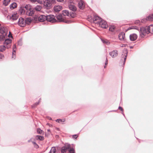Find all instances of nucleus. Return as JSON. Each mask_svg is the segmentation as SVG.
Here are the masks:
<instances>
[{"instance_id":"7","label":"nucleus","mask_w":153,"mask_h":153,"mask_svg":"<svg viewBox=\"0 0 153 153\" xmlns=\"http://www.w3.org/2000/svg\"><path fill=\"white\" fill-rule=\"evenodd\" d=\"M18 25L21 27H24L25 25V19L22 18H20L18 22Z\"/></svg>"},{"instance_id":"31","label":"nucleus","mask_w":153,"mask_h":153,"mask_svg":"<svg viewBox=\"0 0 153 153\" xmlns=\"http://www.w3.org/2000/svg\"><path fill=\"white\" fill-rule=\"evenodd\" d=\"M56 149L55 147H53L51 148L49 153H55Z\"/></svg>"},{"instance_id":"13","label":"nucleus","mask_w":153,"mask_h":153,"mask_svg":"<svg viewBox=\"0 0 153 153\" xmlns=\"http://www.w3.org/2000/svg\"><path fill=\"white\" fill-rule=\"evenodd\" d=\"M62 7L60 5H56L53 7V10L55 12H58L62 10Z\"/></svg>"},{"instance_id":"55","label":"nucleus","mask_w":153,"mask_h":153,"mask_svg":"<svg viewBox=\"0 0 153 153\" xmlns=\"http://www.w3.org/2000/svg\"><path fill=\"white\" fill-rule=\"evenodd\" d=\"M31 140H32V139H30L28 140V142H32V141H31Z\"/></svg>"},{"instance_id":"19","label":"nucleus","mask_w":153,"mask_h":153,"mask_svg":"<svg viewBox=\"0 0 153 153\" xmlns=\"http://www.w3.org/2000/svg\"><path fill=\"white\" fill-rule=\"evenodd\" d=\"M4 43V44L5 46L6 45L10 44L11 42V40L10 39H5Z\"/></svg>"},{"instance_id":"57","label":"nucleus","mask_w":153,"mask_h":153,"mask_svg":"<svg viewBox=\"0 0 153 153\" xmlns=\"http://www.w3.org/2000/svg\"><path fill=\"white\" fill-rule=\"evenodd\" d=\"M15 52H16L15 50H14V49H13V53H14V52L15 53Z\"/></svg>"},{"instance_id":"48","label":"nucleus","mask_w":153,"mask_h":153,"mask_svg":"<svg viewBox=\"0 0 153 153\" xmlns=\"http://www.w3.org/2000/svg\"><path fill=\"white\" fill-rule=\"evenodd\" d=\"M65 121V120L64 119L62 120V119H59V121H60V122H64Z\"/></svg>"},{"instance_id":"4","label":"nucleus","mask_w":153,"mask_h":153,"mask_svg":"<svg viewBox=\"0 0 153 153\" xmlns=\"http://www.w3.org/2000/svg\"><path fill=\"white\" fill-rule=\"evenodd\" d=\"M46 20L48 22L52 23L56 21V20L54 16L52 15H49L46 16Z\"/></svg>"},{"instance_id":"25","label":"nucleus","mask_w":153,"mask_h":153,"mask_svg":"<svg viewBox=\"0 0 153 153\" xmlns=\"http://www.w3.org/2000/svg\"><path fill=\"white\" fill-rule=\"evenodd\" d=\"M101 40L103 43L106 44L107 45H109L110 43V42L107 39L104 40L101 39Z\"/></svg>"},{"instance_id":"10","label":"nucleus","mask_w":153,"mask_h":153,"mask_svg":"<svg viewBox=\"0 0 153 153\" xmlns=\"http://www.w3.org/2000/svg\"><path fill=\"white\" fill-rule=\"evenodd\" d=\"M109 54L112 57L114 58L117 56L118 55V52L117 50H115L110 52Z\"/></svg>"},{"instance_id":"16","label":"nucleus","mask_w":153,"mask_h":153,"mask_svg":"<svg viewBox=\"0 0 153 153\" xmlns=\"http://www.w3.org/2000/svg\"><path fill=\"white\" fill-rule=\"evenodd\" d=\"M18 18V15L16 14H12L11 16H10V19L13 21L16 20Z\"/></svg>"},{"instance_id":"43","label":"nucleus","mask_w":153,"mask_h":153,"mask_svg":"<svg viewBox=\"0 0 153 153\" xmlns=\"http://www.w3.org/2000/svg\"><path fill=\"white\" fill-rule=\"evenodd\" d=\"M12 58L15 59L16 58V55L13 52V54L12 56Z\"/></svg>"},{"instance_id":"12","label":"nucleus","mask_w":153,"mask_h":153,"mask_svg":"<svg viewBox=\"0 0 153 153\" xmlns=\"http://www.w3.org/2000/svg\"><path fill=\"white\" fill-rule=\"evenodd\" d=\"M147 32L148 33H153V25H150L148 27H147Z\"/></svg>"},{"instance_id":"21","label":"nucleus","mask_w":153,"mask_h":153,"mask_svg":"<svg viewBox=\"0 0 153 153\" xmlns=\"http://www.w3.org/2000/svg\"><path fill=\"white\" fill-rule=\"evenodd\" d=\"M32 21V19L31 17L27 18L25 20V24L29 25Z\"/></svg>"},{"instance_id":"42","label":"nucleus","mask_w":153,"mask_h":153,"mask_svg":"<svg viewBox=\"0 0 153 153\" xmlns=\"http://www.w3.org/2000/svg\"><path fill=\"white\" fill-rule=\"evenodd\" d=\"M78 137L77 134H74L73 135L72 137L73 138L76 139Z\"/></svg>"},{"instance_id":"23","label":"nucleus","mask_w":153,"mask_h":153,"mask_svg":"<svg viewBox=\"0 0 153 153\" xmlns=\"http://www.w3.org/2000/svg\"><path fill=\"white\" fill-rule=\"evenodd\" d=\"M146 19L149 21H153V14L149 15L146 18Z\"/></svg>"},{"instance_id":"11","label":"nucleus","mask_w":153,"mask_h":153,"mask_svg":"<svg viewBox=\"0 0 153 153\" xmlns=\"http://www.w3.org/2000/svg\"><path fill=\"white\" fill-rule=\"evenodd\" d=\"M78 6L79 8L81 9H83L84 8L85 5L82 0H81L78 3Z\"/></svg>"},{"instance_id":"33","label":"nucleus","mask_w":153,"mask_h":153,"mask_svg":"<svg viewBox=\"0 0 153 153\" xmlns=\"http://www.w3.org/2000/svg\"><path fill=\"white\" fill-rule=\"evenodd\" d=\"M41 100V99L40 98L39 99V101L38 102H36L34 104H33L32 105V108H35L36 105H38L39 104V103L40 101Z\"/></svg>"},{"instance_id":"37","label":"nucleus","mask_w":153,"mask_h":153,"mask_svg":"<svg viewBox=\"0 0 153 153\" xmlns=\"http://www.w3.org/2000/svg\"><path fill=\"white\" fill-rule=\"evenodd\" d=\"M36 1L40 4H42L44 1V0H37Z\"/></svg>"},{"instance_id":"59","label":"nucleus","mask_w":153,"mask_h":153,"mask_svg":"<svg viewBox=\"0 0 153 153\" xmlns=\"http://www.w3.org/2000/svg\"><path fill=\"white\" fill-rule=\"evenodd\" d=\"M133 48V46H130V48Z\"/></svg>"},{"instance_id":"58","label":"nucleus","mask_w":153,"mask_h":153,"mask_svg":"<svg viewBox=\"0 0 153 153\" xmlns=\"http://www.w3.org/2000/svg\"><path fill=\"white\" fill-rule=\"evenodd\" d=\"M122 114L124 116H125L124 114V113L123 112V111H122Z\"/></svg>"},{"instance_id":"26","label":"nucleus","mask_w":153,"mask_h":153,"mask_svg":"<svg viewBox=\"0 0 153 153\" xmlns=\"http://www.w3.org/2000/svg\"><path fill=\"white\" fill-rule=\"evenodd\" d=\"M10 0H4L3 2V4L4 5L7 6L10 3Z\"/></svg>"},{"instance_id":"32","label":"nucleus","mask_w":153,"mask_h":153,"mask_svg":"<svg viewBox=\"0 0 153 153\" xmlns=\"http://www.w3.org/2000/svg\"><path fill=\"white\" fill-rule=\"evenodd\" d=\"M115 27L114 26H111L109 27V30L110 31L113 32L115 29Z\"/></svg>"},{"instance_id":"18","label":"nucleus","mask_w":153,"mask_h":153,"mask_svg":"<svg viewBox=\"0 0 153 153\" xmlns=\"http://www.w3.org/2000/svg\"><path fill=\"white\" fill-rule=\"evenodd\" d=\"M68 7L70 10L73 11L75 12L76 10V7L74 5L70 4L69 5Z\"/></svg>"},{"instance_id":"20","label":"nucleus","mask_w":153,"mask_h":153,"mask_svg":"<svg viewBox=\"0 0 153 153\" xmlns=\"http://www.w3.org/2000/svg\"><path fill=\"white\" fill-rule=\"evenodd\" d=\"M42 8V7L41 5H37L34 8V10L37 11H39L41 10Z\"/></svg>"},{"instance_id":"28","label":"nucleus","mask_w":153,"mask_h":153,"mask_svg":"<svg viewBox=\"0 0 153 153\" xmlns=\"http://www.w3.org/2000/svg\"><path fill=\"white\" fill-rule=\"evenodd\" d=\"M44 137L43 136H39V135H37L36 136V139L37 140H44Z\"/></svg>"},{"instance_id":"40","label":"nucleus","mask_w":153,"mask_h":153,"mask_svg":"<svg viewBox=\"0 0 153 153\" xmlns=\"http://www.w3.org/2000/svg\"><path fill=\"white\" fill-rule=\"evenodd\" d=\"M64 22H65L66 23L70 24L72 22L70 20H66L65 21L64 20Z\"/></svg>"},{"instance_id":"52","label":"nucleus","mask_w":153,"mask_h":153,"mask_svg":"<svg viewBox=\"0 0 153 153\" xmlns=\"http://www.w3.org/2000/svg\"><path fill=\"white\" fill-rule=\"evenodd\" d=\"M30 1L32 2H35L37 0H30Z\"/></svg>"},{"instance_id":"34","label":"nucleus","mask_w":153,"mask_h":153,"mask_svg":"<svg viewBox=\"0 0 153 153\" xmlns=\"http://www.w3.org/2000/svg\"><path fill=\"white\" fill-rule=\"evenodd\" d=\"M69 15L71 17L74 18L75 16V14L74 12H70Z\"/></svg>"},{"instance_id":"62","label":"nucleus","mask_w":153,"mask_h":153,"mask_svg":"<svg viewBox=\"0 0 153 153\" xmlns=\"http://www.w3.org/2000/svg\"><path fill=\"white\" fill-rule=\"evenodd\" d=\"M14 46L15 47V45H14Z\"/></svg>"},{"instance_id":"41","label":"nucleus","mask_w":153,"mask_h":153,"mask_svg":"<svg viewBox=\"0 0 153 153\" xmlns=\"http://www.w3.org/2000/svg\"><path fill=\"white\" fill-rule=\"evenodd\" d=\"M11 45L10 44H7V45H5V48H9L10 47Z\"/></svg>"},{"instance_id":"27","label":"nucleus","mask_w":153,"mask_h":153,"mask_svg":"<svg viewBox=\"0 0 153 153\" xmlns=\"http://www.w3.org/2000/svg\"><path fill=\"white\" fill-rule=\"evenodd\" d=\"M5 35L1 34L0 35V41H2L4 40L5 39Z\"/></svg>"},{"instance_id":"60","label":"nucleus","mask_w":153,"mask_h":153,"mask_svg":"<svg viewBox=\"0 0 153 153\" xmlns=\"http://www.w3.org/2000/svg\"><path fill=\"white\" fill-rule=\"evenodd\" d=\"M49 119H50V120H52V119H51V118H50Z\"/></svg>"},{"instance_id":"2","label":"nucleus","mask_w":153,"mask_h":153,"mask_svg":"<svg viewBox=\"0 0 153 153\" xmlns=\"http://www.w3.org/2000/svg\"><path fill=\"white\" fill-rule=\"evenodd\" d=\"M128 52L126 50H124L122 52V55L121 60L120 61V63L123 62V65H124L126 58L128 55Z\"/></svg>"},{"instance_id":"54","label":"nucleus","mask_w":153,"mask_h":153,"mask_svg":"<svg viewBox=\"0 0 153 153\" xmlns=\"http://www.w3.org/2000/svg\"><path fill=\"white\" fill-rule=\"evenodd\" d=\"M32 143L35 145L36 143L34 141H32Z\"/></svg>"},{"instance_id":"6","label":"nucleus","mask_w":153,"mask_h":153,"mask_svg":"<svg viewBox=\"0 0 153 153\" xmlns=\"http://www.w3.org/2000/svg\"><path fill=\"white\" fill-rule=\"evenodd\" d=\"M0 33L2 34L7 36L8 33L7 28L4 27H0Z\"/></svg>"},{"instance_id":"51","label":"nucleus","mask_w":153,"mask_h":153,"mask_svg":"<svg viewBox=\"0 0 153 153\" xmlns=\"http://www.w3.org/2000/svg\"><path fill=\"white\" fill-rule=\"evenodd\" d=\"M64 0H56V1L58 2H62L64 1Z\"/></svg>"},{"instance_id":"47","label":"nucleus","mask_w":153,"mask_h":153,"mask_svg":"<svg viewBox=\"0 0 153 153\" xmlns=\"http://www.w3.org/2000/svg\"><path fill=\"white\" fill-rule=\"evenodd\" d=\"M34 146L36 149H37L39 148V146L36 143L35 145H34Z\"/></svg>"},{"instance_id":"3","label":"nucleus","mask_w":153,"mask_h":153,"mask_svg":"<svg viewBox=\"0 0 153 153\" xmlns=\"http://www.w3.org/2000/svg\"><path fill=\"white\" fill-rule=\"evenodd\" d=\"M139 32L140 35L142 38L146 34H148V32H147V27H140L139 30Z\"/></svg>"},{"instance_id":"38","label":"nucleus","mask_w":153,"mask_h":153,"mask_svg":"<svg viewBox=\"0 0 153 153\" xmlns=\"http://www.w3.org/2000/svg\"><path fill=\"white\" fill-rule=\"evenodd\" d=\"M37 131L38 133L41 134L42 133L43 131L40 128L37 129Z\"/></svg>"},{"instance_id":"63","label":"nucleus","mask_w":153,"mask_h":153,"mask_svg":"<svg viewBox=\"0 0 153 153\" xmlns=\"http://www.w3.org/2000/svg\"><path fill=\"white\" fill-rule=\"evenodd\" d=\"M139 140H138V141H139Z\"/></svg>"},{"instance_id":"8","label":"nucleus","mask_w":153,"mask_h":153,"mask_svg":"<svg viewBox=\"0 0 153 153\" xmlns=\"http://www.w3.org/2000/svg\"><path fill=\"white\" fill-rule=\"evenodd\" d=\"M70 148V145L68 144L62 147L61 149V153H66V151Z\"/></svg>"},{"instance_id":"64","label":"nucleus","mask_w":153,"mask_h":153,"mask_svg":"<svg viewBox=\"0 0 153 153\" xmlns=\"http://www.w3.org/2000/svg\"><path fill=\"white\" fill-rule=\"evenodd\" d=\"M80 1L81 0H79Z\"/></svg>"},{"instance_id":"35","label":"nucleus","mask_w":153,"mask_h":153,"mask_svg":"<svg viewBox=\"0 0 153 153\" xmlns=\"http://www.w3.org/2000/svg\"><path fill=\"white\" fill-rule=\"evenodd\" d=\"M48 1H49V2L51 3V4L53 5V4H55L56 3V0H46Z\"/></svg>"},{"instance_id":"53","label":"nucleus","mask_w":153,"mask_h":153,"mask_svg":"<svg viewBox=\"0 0 153 153\" xmlns=\"http://www.w3.org/2000/svg\"><path fill=\"white\" fill-rule=\"evenodd\" d=\"M140 22V21L139 20H137L135 22V23H139Z\"/></svg>"},{"instance_id":"46","label":"nucleus","mask_w":153,"mask_h":153,"mask_svg":"<svg viewBox=\"0 0 153 153\" xmlns=\"http://www.w3.org/2000/svg\"><path fill=\"white\" fill-rule=\"evenodd\" d=\"M118 109L120 111H123V109L121 107L119 106L118 107Z\"/></svg>"},{"instance_id":"36","label":"nucleus","mask_w":153,"mask_h":153,"mask_svg":"<svg viewBox=\"0 0 153 153\" xmlns=\"http://www.w3.org/2000/svg\"><path fill=\"white\" fill-rule=\"evenodd\" d=\"M69 149V153H74V150L73 148H70Z\"/></svg>"},{"instance_id":"50","label":"nucleus","mask_w":153,"mask_h":153,"mask_svg":"<svg viewBox=\"0 0 153 153\" xmlns=\"http://www.w3.org/2000/svg\"><path fill=\"white\" fill-rule=\"evenodd\" d=\"M10 33H10V32H9V34L8 35V37H12V36L11 34H10Z\"/></svg>"},{"instance_id":"5","label":"nucleus","mask_w":153,"mask_h":153,"mask_svg":"<svg viewBox=\"0 0 153 153\" xmlns=\"http://www.w3.org/2000/svg\"><path fill=\"white\" fill-rule=\"evenodd\" d=\"M44 7L47 9H51L52 7V4L49 2V1L45 0L43 3Z\"/></svg>"},{"instance_id":"45","label":"nucleus","mask_w":153,"mask_h":153,"mask_svg":"<svg viewBox=\"0 0 153 153\" xmlns=\"http://www.w3.org/2000/svg\"><path fill=\"white\" fill-rule=\"evenodd\" d=\"M108 63V60L107 57L106 58L105 62V65H107Z\"/></svg>"},{"instance_id":"22","label":"nucleus","mask_w":153,"mask_h":153,"mask_svg":"<svg viewBox=\"0 0 153 153\" xmlns=\"http://www.w3.org/2000/svg\"><path fill=\"white\" fill-rule=\"evenodd\" d=\"M17 7V4L15 3L14 2L11 4L10 5V9L12 10H13L15 8H16Z\"/></svg>"},{"instance_id":"14","label":"nucleus","mask_w":153,"mask_h":153,"mask_svg":"<svg viewBox=\"0 0 153 153\" xmlns=\"http://www.w3.org/2000/svg\"><path fill=\"white\" fill-rule=\"evenodd\" d=\"M38 20L41 22H43L45 20H46V16L44 15L40 16L38 17Z\"/></svg>"},{"instance_id":"9","label":"nucleus","mask_w":153,"mask_h":153,"mask_svg":"<svg viewBox=\"0 0 153 153\" xmlns=\"http://www.w3.org/2000/svg\"><path fill=\"white\" fill-rule=\"evenodd\" d=\"M119 40L121 41H125V33L124 32H122L120 33L119 34Z\"/></svg>"},{"instance_id":"1","label":"nucleus","mask_w":153,"mask_h":153,"mask_svg":"<svg viewBox=\"0 0 153 153\" xmlns=\"http://www.w3.org/2000/svg\"><path fill=\"white\" fill-rule=\"evenodd\" d=\"M93 20L94 23L99 25L100 27L106 29L108 27L107 22L97 15H94Z\"/></svg>"},{"instance_id":"15","label":"nucleus","mask_w":153,"mask_h":153,"mask_svg":"<svg viewBox=\"0 0 153 153\" xmlns=\"http://www.w3.org/2000/svg\"><path fill=\"white\" fill-rule=\"evenodd\" d=\"M129 38L130 39L131 41H134L137 39V36L136 34L133 33L130 35Z\"/></svg>"},{"instance_id":"49","label":"nucleus","mask_w":153,"mask_h":153,"mask_svg":"<svg viewBox=\"0 0 153 153\" xmlns=\"http://www.w3.org/2000/svg\"><path fill=\"white\" fill-rule=\"evenodd\" d=\"M134 29L138 30L139 31L140 30L139 29V28L138 27H136V26H135V27L134 26Z\"/></svg>"},{"instance_id":"44","label":"nucleus","mask_w":153,"mask_h":153,"mask_svg":"<svg viewBox=\"0 0 153 153\" xmlns=\"http://www.w3.org/2000/svg\"><path fill=\"white\" fill-rule=\"evenodd\" d=\"M18 45L20 46L22 45V42L21 41H19L18 42Z\"/></svg>"},{"instance_id":"24","label":"nucleus","mask_w":153,"mask_h":153,"mask_svg":"<svg viewBox=\"0 0 153 153\" xmlns=\"http://www.w3.org/2000/svg\"><path fill=\"white\" fill-rule=\"evenodd\" d=\"M62 14L64 16H69V13L68 10H64L62 12Z\"/></svg>"},{"instance_id":"30","label":"nucleus","mask_w":153,"mask_h":153,"mask_svg":"<svg viewBox=\"0 0 153 153\" xmlns=\"http://www.w3.org/2000/svg\"><path fill=\"white\" fill-rule=\"evenodd\" d=\"M5 45L0 46V52H3L5 50Z\"/></svg>"},{"instance_id":"29","label":"nucleus","mask_w":153,"mask_h":153,"mask_svg":"<svg viewBox=\"0 0 153 153\" xmlns=\"http://www.w3.org/2000/svg\"><path fill=\"white\" fill-rule=\"evenodd\" d=\"M34 10H30V12H28V15L29 16H32L34 13Z\"/></svg>"},{"instance_id":"17","label":"nucleus","mask_w":153,"mask_h":153,"mask_svg":"<svg viewBox=\"0 0 153 153\" xmlns=\"http://www.w3.org/2000/svg\"><path fill=\"white\" fill-rule=\"evenodd\" d=\"M56 18L60 22H64V19L62 18V15L61 14L56 15Z\"/></svg>"},{"instance_id":"56","label":"nucleus","mask_w":153,"mask_h":153,"mask_svg":"<svg viewBox=\"0 0 153 153\" xmlns=\"http://www.w3.org/2000/svg\"><path fill=\"white\" fill-rule=\"evenodd\" d=\"M56 121L58 122V123H60V121H59V119H58L56 120Z\"/></svg>"},{"instance_id":"61","label":"nucleus","mask_w":153,"mask_h":153,"mask_svg":"<svg viewBox=\"0 0 153 153\" xmlns=\"http://www.w3.org/2000/svg\"><path fill=\"white\" fill-rule=\"evenodd\" d=\"M105 67H105V66L104 67V68H105Z\"/></svg>"},{"instance_id":"39","label":"nucleus","mask_w":153,"mask_h":153,"mask_svg":"<svg viewBox=\"0 0 153 153\" xmlns=\"http://www.w3.org/2000/svg\"><path fill=\"white\" fill-rule=\"evenodd\" d=\"M4 55L1 53H0V60L4 59Z\"/></svg>"}]
</instances>
